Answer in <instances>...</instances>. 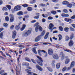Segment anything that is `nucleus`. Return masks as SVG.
I'll return each mask as SVG.
<instances>
[{
	"instance_id": "obj_1",
	"label": "nucleus",
	"mask_w": 75,
	"mask_h": 75,
	"mask_svg": "<svg viewBox=\"0 0 75 75\" xmlns=\"http://www.w3.org/2000/svg\"><path fill=\"white\" fill-rule=\"evenodd\" d=\"M74 38V34L72 33L70 36L69 39L70 40L68 43V45L69 47H72L74 44V41L72 40Z\"/></svg>"
},
{
	"instance_id": "obj_2",
	"label": "nucleus",
	"mask_w": 75,
	"mask_h": 75,
	"mask_svg": "<svg viewBox=\"0 0 75 75\" xmlns=\"http://www.w3.org/2000/svg\"><path fill=\"white\" fill-rule=\"evenodd\" d=\"M37 57L39 60H36V61L37 62V63H38L40 66H43V64L42 63L43 62V60H42V59L41 57H39L38 56H37Z\"/></svg>"
},
{
	"instance_id": "obj_3",
	"label": "nucleus",
	"mask_w": 75,
	"mask_h": 75,
	"mask_svg": "<svg viewBox=\"0 0 75 75\" xmlns=\"http://www.w3.org/2000/svg\"><path fill=\"white\" fill-rule=\"evenodd\" d=\"M9 16L10 17V22L13 23L14 20V15L12 14H11L9 15Z\"/></svg>"
},
{
	"instance_id": "obj_4",
	"label": "nucleus",
	"mask_w": 75,
	"mask_h": 75,
	"mask_svg": "<svg viewBox=\"0 0 75 75\" xmlns=\"http://www.w3.org/2000/svg\"><path fill=\"white\" fill-rule=\"evenodd\" d=\"M31 33V31L30 30H28L25 32L24 35V37H28V35H30Z\"/></svg>"
},
{
	"instance_id": "obj_5",
	"label": "nucleus",
	"mask_w": 75,
	"mask_h": 75,
	"mask_svg": "<svg viewBox=\"0 0 75 75\" xmlns=\"http://www.w3.org/2000/svg\"><path fill=\"white\" fill-rule=\"evenodd\" d=\"M21 6L17 5L14 7V10L15 11H18V10H20L21 9Z\"/></svg>"
},
{
	"instance_id": "obj_6",
	"label": "nucleus",
	"mask_w": 75,
	"mask_h": 75,
	"mask_svg": "<svg viewBox=\"0 0 75 75\" xmlns=\"http://www.w3.org/2000/svg\"><path fill=\"white\" fill-rule=\"evenodd\" d=\"M75 63L74 62H72L71 63L70 67H68L67 69V70L69 71V70L71 69V68H72L73 67H74V66H75Z\"/></svg>"
},
{
	"instance_id": "obj_7",
	"label": "nucleus",
	"mask_w": 75,
	"mask_h": 75,
	"mask_svg": "<svg viewBox=\"0 0 75 75\" xmlns=\"http://www.w3.org/2000/svg\"><path fill=\"white\" fill-rule=\"evenodd\" d=\"M17 36V32L16 30H13L12 31V38L13 39H15Z\"/></svg>"
},
{
	"instance_id": "obj_8",
	"label": "nucleus",
	"mask_w": 75,
	"mask_h": 75,
	"mask_svg": "<svg viewBox=\"0 0 75 75\" xmlns=\"http://www.w3.org/2000/svg\"><path fill=\"white\" fill-rule=\"evenodd\" d=\"M42 52H43V53H46V52H46V51L44 50H38V53L40 56H41V55H42Z\"/></svg>"
},
{
	"instance_id": "obj_9",
	"label": "nucleus",
	"mask_w": 75,
	"mask_h": 75,
	"mask_svg": "<svg viewBox=\"0 0 75 75\" xmlns=\"http://www.w3.org/2000/svg\"><path fill=\"white\" fill-rule=\"evenodd\" d=\"M60 57H61V59L62 60L64 59L65 57V55L64 54V53L62 52H61L60 53Z\"/></svg>"
},
{
	"instance_id": "obj_10",
	"label": "nucleus",
	"mask_w": 75,
	"mask_h": 75,
	"mask_svg": "<svg viewBox=\"0 0 75 75\" xmlns=\"http://www.w3.org/2000/svg\"><path fill=\"white\" fill-rule=\"evenodd\" d=\"M41 38V37L39 35L37 37H36L35 39V42H38L40 40Z\"/></svg>"
},
{
	"instance_id": "obj_11",
	"label": "nucleus",
	"mask_w": 75,
	"mask_h": 75,
	"mask_svg": "<svg viewBox=\"0 0 75 75\" xmlns=\"http://www.w3.org/2000/svg\"><path fill=\"white\" fill-rule=\"evenodd\" d=\"M36 68L39 70V71H42V70H43V69L40 66L36 64Z\"/></svg>"
},
{
	"instance_id": "obj_12",
	"label": "nucleus",
	"mask_w": 75,
	"mask_h": 75,
	"mask_svg": "<svg viewBox=\"0 0 75 75\" xmlns=\"http://www.w3.org/2000/svg\"><path fill=\"white\" fill-rule=\"evenodd\" d=\"M48 54L49 55H52V54H53V51L52 49H48Z\"/></svg>"
},
{
	"instance_id": "obj_13",
	"label": "nucleus",
	"mask_w": 75,
	"mask_h": 75,
	"mask_svg": "<svg viewBox=\"0 0 75 75\" xmlns=\"http://www.w3.org/2000/svg\"><path fill=\"white\" fill-rule=\"evenodd\" d=\"M53 58L55 59H58L59 57L58 55L56 54H54L52 55Z\"/></svg>"
},
{
	"instance_id": "obj_14",
	"label": "nucleus",
	"mask_w": 75,
	"mask_h": 75,
	"mask_svg": "<svg viewBox=\"0 0 75 75\" xmlns=\"http://www.w3.org/2000/svg\"><path fill=\"white\" fill-rule=\"evenodd\" d=\"M26 27V25L23 24L22 25V27L21 28L20 30L21 31H23L25 28Z\"/></svg>"
},
{
	"instance_id": "obj_15",
	"label": "nucleus",
	"mask_w": 75,
	"mask_h": 75,
	"mask_svg": "<svg viewBox=\"0 0 75 75\" xmlns=\"http://www.w3.org/2000/svg\"><path fill=\"white\" fill-rule=\"evenodd\" d=\"M54 26V24L52 23H50L49 25V30H50L52 31V28Z\"/></svg>"
},
{
	"instance_id": "obj_16",
	"label": "nucleus",
	"mask_w": 75,
	"mask_h": 75,
	"mask_svg": "<svg viewBox=\"0 0 75 75\" xmlns=\"http://www.w3.org/2000/svg\"><path fill=\"white\" fill-rule=\"evenodd\" d=\"M25 71H27V72L28 74H29L30 75H31L33 73L32 72H31V70H29L28 69H26L25 70Z\"/></svg>"
},
{
	"instance_id": "obj_17",
	"label": "nucleus",
	"mask_w": 75,
	"mask_h": 75,
	"mask_svg": "<svg viewBox=\"0 0 75 75\" xmlns=\"http://www.w3.org/2000/svg\"><path fill=\"white\" fill-rule=\"evenodd\" d=\"M23 17H24V18H23V21H25V19H27V18H29V16H28V15H26L25 16Z\"/></svg>"
},
{
	"instance_id": "obj_18",
	"label": "nucleus",
	"mask_w": 75,
	"mask_h": 75,
	"mask_svg": "<svg viewBox=\"0 0 75 75\" xmlns=\"http://www.w3.org/2000/svg\"><path fill=\"white\" fill-rule=\"evenodd\" d=\"M29 63L27 62H23L22 64V65L23 66H29Z\"/></svg>"
},
{
	"instance_id": "obj_19",
	"label": "nucleus",
	"mask_w": 75,
	"mask_h": 75,
	"mask_svg": "<svg viewBox=\"0 0 75 75\" xmlns=\"http://www.w3.org/2000/svg\"><path fill=\"white\" fill-rule=\"evenodd\" d=\"M68 2L66 1H63L62 2V4L63 5H68Z\"/></svg>"
},
{
	"instance_id": "obj_20",
	"label": "nucleus",
	"mask_w": 75,
	"mask_h": 75,
	"mask_svg": "<svg viewBox=\"0 0 75 75\" xmlns=\"http://www.w3.org/2000/svg\"><path fill=\"white\" fill-rule=\"evenodd\" d=\"M61 65V64L60 63H57L56 66V68L57 69H59L60 68V66Z\"/></svg>"
},
{
	"instance_id": "obj_21",
	"label": "nucleus",
	"mask_w": 75,
	"mask_h": 75,
	"mask_svg": "<svg viewBox=\"0 0 75 75\" xmlns=\"http://www.w3.org/2000/svg\"><path fill=\"white\" fill-rule=\"evenodd\" d=\"M69 37L68 35H66L65 36V41L66 42L68 41H69Z\"/></svg>"
},
{
	"instance_id": "obj_22",
	"label": "nucleus",
	"mask_w": 75,
	"mask_h": 75,
	"mask_svg": "<svg viewBox=\"0 0 75 75\" xmlns=\"http://www.w3.org/2000/svg\"><path fill=\"white\" fill-rule=\"evenodd\" d=\"M70 62V59H67L65 61V64H67Z\"/></svg>"
},
{
	"instance_id": "obj_23",
	"label": "nucleus",
	"mask_w": 75,
	"mask_h": 75,
	"mask_svg": "<svg viewBox=\"0 0 75 75\" xmlns=\"http://www.w3.org/2000/svg\"><path fill=\"white\" fill-rule=\"evenodd\" d=\"M45 30H43V31L41 33V34L39 35L40 36L42 37L43 35L45 34Z\"/></svg>"
},
{
	"instance_id": "obj_24",
	"label": "nucleus",
	"mask_w": 75,
	"mask_h": 75,
	"mask_svg": "<svg viewBox=\"0 0 75 75\" xmlns=\"http://www.w3.org/2000/svg\"><path fill=\"white\" fill-rule=\"evenodd\" d=\"M27 10L28 11H31L33 10V8L31 7H28L27 8Z\"/></svg>"
},
{
	"instance_id": "obj_25",
	"label": "nucleus",
	"mask_w": 75,
	"mask_h": 75,
	"mask_svg": "<svg viewBox=\"0 0 75 75\" xmlns=\"http://www.w3.org/2000/svg\"><path fill=\"white\" fill-rule=\"evenodd\" d=\"M47 68L50 72H52V69L51 68L49 67H47Z\"/></svg>"
},
{
	"instance_id": "obj_26",
	"label": "nucleus",
	"mask_w": 75,
	"mask_h": 75,
	"mask_svg": "<svg viewBox=\"0 0 75 75\" xmlns=\"http://www.w3.org/2000/svg\"><path fill=\"white\" fill-rule=\"evenodd\" d=\"M69 28L68 27L65 28H64V31L65 32H66V33H67L69 31Z\"/></svg>"
},
{
	"instance_id": "obj_27",
	"label": "nucleus",
	"mask_w": 75,
	"mask_h": 75,
	"mask_svg": "<svg viewBox=\"0 0 75 75\" xmlns=\"http://www.w3.org/2000/svg\"><path fill=\"white\" fill-rule=\"evenodd\" d=\"M48 35H49V33L47 32L45 36L44 39H47V38H48Z\"/></svg>"
},
{
	"instance_id": "obj_28",
	"label": "nucleus",
	"mask_w": 75,
	"mask_h": 75,
	"mask_svg": "<svg viewBox=\"0 0 75 75\" xmlns=\"http://www.w3.org/2000/svg\"><path fill=\"white\" fill-rule=\"evenodd\" d=\"M17 14L18 15L21 16V15H23V13L21 11H19L17 13Z\"/></svg>"
},
{
	"instance_id": "obj_29",
	"label": "nucleus",
	"mask_w": 75,
	"mask_h": 75,
	"mask_svg": "<svg viewBox=\"0 0 75 75\" xmlns=\"http://www.w3.org/2000/svg\"><path fill=\"white\" fill-rule=\"evenodd\" d=\"M33 52H34L35 54H37V52L36 51V50H35V48H33Z\"/></svg>"
},
{
	"instance_id": "obj_30",
	"label": "nucleus",
	"mask_w": 75,
	"mask_h": 75,
	"mask_svg": "<svg viewBox=\"0 0 75 75\" xmlns=\"http://www.w3.org/2000/svg\"><path fill=\"white\" fill-rule=\"evenodd\" d=\"M25 61H28V62H31V60L28 57H25Z\"/></svg>"
},
{
	"instance_id": "obj_31",
	"label": "nucleus",
	"mask_w": 75,
	"mask_h": 75,
	"mask_svg": "<svg viewBox=\"0 0 75 75\" xmlns=\"http://www.w3.org/2000/svg\"><path fill=\"white\" fill-rule=\"evenodd\" d=\"M59 29L61 31H63V30H64V29H63V27L62 26H60L59 27Z\"/></svg>"
},
{
	"instance_id": "obj_32",
	"label": "nucleus",
	"mask_w": 75,
	"mask_h": 75,
	"mask_svg": "<svg viewBox=\"0 0 75 75\" xmlns=\"http://www.w3.org/2000/svg\"><path fill=\"white\" fill-rule=\"evenodd\" d=\"M39 26H40V25H38L35 28V31L36 32H38V28L39 27Z\"/></svg>"
},
{
	"instance_id": "obj_33",
	"label": "nucleus",
	"mask_w": 75,
	"mask_h": 75,
	"mask_svg": "<svg viewBox=\"0 0 75 75\" xmlns=\"http://www.w3.org/2000/svg\"><path fill=\"white\" fill-rule=\"evenodd\" d=\"M51 14H52L53 15H55L56 14H57V12L56 11H52L51 12Z\"/></svg>"
},
{
	"instance_id": "obj_34",
	"label": "nucleus",
	"mask_w": 75,
	"mask_h": 75,
	"mask_svg": "<svg viewBox=\"0 0 75 75\" xmlns=\"http://www.w3.org/2000/svg\"><path fill=\"white\" fill-rule=\"evenodd\" d=\"M20 28V26L16 25L15 27V29L16 30H18Z\"/></svg>"
},
{
	"instance_id": "obj_35",
	"label": "nucleus",
	"mask_w": 75,
	"mask_h": 75,
	"mask_svg": "<svg viewBox=\"0 0 75 75\" xmlns=\"http://www.w3.org/2000/svg\"><path fill=\"white\" fill-rule=\"evenodd\" d=\"M3 32H1L0 33V38L3 39Z\"/></svg>"
},
{
	"instance_id": "obj_36",
	"label": "nucleus",
	"mask_w": 75,
	"mask_h": 75,
	"mask_svg": "<svg viewBox=\"0 0 75 75\" xmlns=\"http://www.w3.org/2000/svg\"><path fill=\"white\" fill-rule=\"evenodd\" d=\"M64 51H66V52H72V51L69 49L64 50Z\"/></svg>"
},
{
	"instance_id": "obj_37",
	"label": "nucleus",
	"mask_w": 75,
	"mask_h": 75,
	"mask_svg": "<svg viewBox=\"0 0 75 75\" xmlns=\"http://www.w3.org/2000/svg\"><path fill=\"white\" fill-rule=\"evenodd\" d=\"M5 20L6 21H9V17L8 16L6 17L5 18Z\"/></svg>"
},
{
	"instance_id": "obj_38",
	"label": "nucleus",
	"mask_w": 75,
	"mask_h": 75,
	"mask_svg": "<svg viewBox=\"0 0 75 75\" xmlns=\"http://www.w3.org/2000/svg\"><path fill=\"white\" fill-rule=\"evenodd\" d=\"M2 10L3 11H7V10H8V9L6 7H3L2 8Z\"/></svg>"
},
{
	"instance_id": "obj_39",
	"label": "nucleus",
	"mask_w": 75,
	"mask_h": 75,
	"mask_svg": "<svg viewBox=\"0 0 75 75\" xmlns=\"http://www.w3.org/2000/svg\"><path fill=\"white\" fill-rule=\"evenodd\" d=\"M58 36L59 38V41H60V40H61V39H62V35L61 34H59L58 35Z\"/></svg>"
},
{
	"instance_id": "obj_40",
	"label": "nucleus",
	"mask_w": 75,
	"mask_h": 75,
	"mask_svg": "<svg viewBox=\"0 0 75 75\" xmlns=\"http://www.w3.org/2000/svg\"><path fill=\"white\" fill-rule=\"evenodd\" d=\"M23 7L25 8V7H28V5L27 4H24L22 5Z\"/></svg>"
},
{
	"instance_id": "obj_41",
	"label": "nucleus",
	"mask_w": 75,
	"mask_h": 75,
	"mask_svg": "<svg viewBox=\"0 0 75 75\" xmlns=\"http://www.w3.org/2000/svg\"><path fill=\"white\" fill-rule=\"evenodd\" d=\"M35 0H33V1H30V4H33L35 3Z\"/></svg>"
},
{
	"instance_id": "obj_42",
	"label": "nucleus",
	"mask_w": 75,
	"mask_h": 75,
	"mask_svg": "<svg viewBox=\"0 0 75 75\" xmlns=\"http://www.w3.org/2000/svg\"><path fill=\"white\" fill-rule=\"evenodd\" d=\"M6 7L8 8V10H10L11 9V6L10 5H7L6 6Z\"/></svg>"
},
{
	"instance_id": "obj_43",
	"label": "nucleus",
	"mask_w": 75,
	"mask_h": 75,
	"mask_svg": "<svg viewBox=\"0 0 75 75\" xmlns=\"http://www.w3.org/2000/svg\"><path fill=\"white\" fill-rule=\"evenodd\" d=\"M38 29L40 31H42V28L41 26H39L38 28Z\"/></svg>"
},
{
	"instance_id": "obj_44",
	"label": "nucleus",
	"mask_w": 75,
	"mask_h": 75,
	"mask_svg": "<svg viewBox=\"0 0 75 75\" xmlns=\"http://www.w3.org/2000/svg\"><path fill=\"white\" fill-rule=\"evenodd\" d=\"M67 5H68L67 6L69 7V8H71V7H72V5L71 4H68Z\"/></svg>"
},
{
	"instance_id": "obj_45",
	"label": "nucleus",
	"mask_w": 75,
	"mask_h": 75,
	"mask_svg": "<svg viewBox=\"0 0 75 75\" xmlns=\"http://www.w3.org/2000/svg\"><path fill=\"white\" fill-rule=\"evenodd\" d=\"M70 30L72 31H75V29L74 28H72V27H70Z\"/></svg>"
},
{
	"instance_id": "obj_46",
	"label": "nucleus",
	"mask_w": 75,
	"mask_h": 75,
	"mask_svg": "<svg viewBox=\"0 0 75 75\" xmlns=\"http://www.w3.org/2000/svg\"><path fill=\"white\" fill-rule=\"evenodd\" d=\"M67 70V67H64L62 69V71L63 72H64V71H65Z\"/></svg>"
},
{
	"instance_id": "obj_47",
	"label": "nucleus",
	"mask_w": 75,
	"mask_h": 75,
	"mask_svg": "<svg viewBox=\"0 0 75 75\" xmlns=\"http://www.w3.org/2000/svg\"><path fill=\"white\" fill-rule=\"evenodd\" d=\"M64 21L67 22H69V18H65Z\"/></svg>"
},
{
	"instance_id": "obj_48",
	"label": "nucleus",
	"mask_w": 75,
	"mask_h": 75,
	"mask_svg": "<svg viewBox=\"0 0 75 75\" xmlns=\"http://www.w3.org/2000/svg\"><path fill=\"white\" fill-rule=\"evenodd\" d=\"M3 25L4 27H7L8 26V24H7V23H4Z\"/></svg>"
},
{
	"instance_id": "obj_49",
	"label": "nucleus",
	"mask_w": 75,
	"mask_h": 75,
	"mask_svg": "<svg viewBox=\"0 0 75 75\" xmlns=\"http://www.w3.org/2000/svg\"><path fill=\"white\" fill-rule=\"evenodd\" d=\"M31 60L32 61V62H33V63H34V64H37V63H36V61H35V60H34V59H31Z\"/></svg>"
},
{
	"instance_id": "obj_50",
	"label": "nucleus",
	"mask_w": 75,
	"mask_h": 75,
	"mask_svg": "<svg viewBox=\"0 0 75 75\" xmlns=\"http://www.w3.org/2000/svg\"><path fill=\"white\" fill-rule=\"evenodd\" d=\"M52 1L54 3H58L59 0H52Z\"/></svg>"
},
{
	"instance_id": "obj_51",
	"label": "nucleus",
	"mask_w": 75,
	"mask_h": 75,
	"mask_svg": "<svg viewBox=\"0 0 75 75\" xmlns=\"http://www.w3.org/2000/svg\"><path fill=\"white\" fill-rule=\"evenodd\" d=\"M39 16H40V15H38V16H36L34 17L33 18L35 19H38V18H39Z\"/></svg>"
},
{
	"instance_id": "obj_52",
	"label": "nucleus",
	"mask_w": 75,
	"mask_h": 75,
	"mask_svg": "<svg viewBox=\"0 0 75 75\" xmlns=\"http://www.w3.org/2000/svg\"><path fill=\"white\" fill-rule=\"evenodd\" d=\"M6 54L7 56H8L10 58H11V56L10 55V54H8V53L6 52Z\"/></svg>"
},
{
	"instance_id": "obj_53",
	"label": "nucleus",
	"mask_w": 75,
	"mask_h": 75,
	"mask_svg": "<svg viewBox=\"0 0 75 75\" xmlns=\"http://www.w3.org/2000/svg\"><path fill=\"white\" fill-rule=\"evenodd\" d=\"M4 70H2L0 71V74H2L4 73Z\"/></svg>"
},
{
	"instance_id": "obj_54",
	"label": "nucleus",
	"mask_w": 75,
	"mask_h": 75,
	"mask_svg": "<svg viewBox=\"0 0 75 75\" xmlns=\"http://www.w3.org/2000/svg\"><path fill=\"white\" fill-rule=\"evenodd\" d=\"M46 21V20H45V19L44 18H42V23H45Z\"/></svg>"
},
{
	"instance_id": "obj_55",
	"label": "nucleus",
	"mask_w": 75,
	"mask_h": 75,
	"mask_svg": "<svg viewBox=\"0 0 75 75\" xmlns=\"http://www.w3.org/2000/svg\"><path fill=\"white\" fill-rule=\"evenodd\" d=\"M48 20H52L53 19V18L51 16H49L48 18Z\"/></svg>"
},
{
	"instance_id": "obj_56",
	"label": "nucleus",
	"mask_w": 75,
	"mask_h": 75,
	"mask_svg": "<svg viewBox=\"0 0 75 75\" xmlns=\"http://www.w3.org/2000/svg\"><path fill=\"white\" fill-rule=\"evenodd\" d=\"M52 68H54L55 67V64L54 63H52Z\"/></svg>"
},
{
	"instance_id": "obj_57",
	"label": "nucleus",
	"mask_w": 75,
	"mask_h": 75,
	"mask_svg": "<svg viewBox=\"0 0 75 75\" xmlns=\"http://www.w3.org/2000/svg\"><path fill=\"white\" fill-rule=\"evenodd\" d=\"M38 24H39L38 22H37L34 24V26L35 27H36V26L37 27V26H38Z\"/></svg>"
},
{
	"instance_id": "obj_58",
	"label": "nucleus",
	"mask_w": 75,
	"mask_h": 75,
	"mask_svg": "<svg viewBox=\"0 0 75 75\" xmlns=\"http://www.w3.org/2000/svg\"><path fill=\"white\" fill-rule=\"evenodd\" d=\"M40 5L41 6H42V7H43V6H47L46 5L43 4H41Z\"/></svg>"
},
{
	"instance_id": "obj_59",
	"label": "nucleus",
	"mask_w": 75,
	"mask_h": 75,
	"mask_svg": "<svg viewBox=\"0 0 75 75\" xmlns=\"http://www.w3.org/2000/svg\"><path fill=\"white\" fill-rule=\"evenodd\" d=\"M36 20H33V21H31V23H35L36 22Z\"/></svg>"
},
{
	"instance_id": "obj_60",
	"label": "nucleus",
	"mask_w": 75,
	"mask_h": 75,
	"mask_svg": "<svg viewBox=\"0 0 75 75\" xmlns=\"http://www.w3.org/2000/svg\"><path fill=\"white\" fill-rule=\"evenodd\" d=\"M3 0H0V5H2V4H3Z\"/></svg>"
},
{
	"instance_id": "obj_61",
	"label": "nucleus",
	"mask_w": 75,
	"mask_h": 75,
	"mask_svg": "<svg viewBox=\"0 0 75 75\" xmlns=\"http://www.w3.org/2000/svg\"><path fill=\"white\" fill-rule=\"evenodd\" d=\"M63 11L64 13H68V11H67V10L66 9H64L63 10Z\"/></svg>"
},
{
	"instance_id": "obj_62",
	"label": "nucleus",
	"mask_w": 75,
	"mask_h": 75,
	"mask_svg": "<svg viewBox=\"0 0 75 75\" xmlns=\"http://www.w3.org/2000/svg\"><path fill=\"white\" fill-rule=\"evenodd\" d=\"M71 19H75V15L73 16L71 18Z\"/></svg>"
},
{
	"instance_id": "obj_63",
	"label": "nucleus",
	"mask_w": 75,
	"mask_h": 75,
	"mask_svg": "<svg viewBox=\"0 0 75 75\" xmlns=\"http://www.w3.org/2000/svg\"><path fill=\"white\" fill-rule=\"evenodd\" d=\"M69 15H68L67 14H65V16H64L65 17H69Z\"/></svg>"
},
{
	"instance_id": "obj_64",
	"label": "nucleus",
	"mask_w": 75,
	"mask_h": 75,
	"mask_svg": "<svg viewBox=\"0 0 75 75\" xmlns=\"http://www.w3.org/2000/svg\"><path fill=\"white\" fill-rule=\"evenodd\" d=\"M65 13H62L61 14V16L63 17H65Z\"/></svg>"
}]
</instances>
